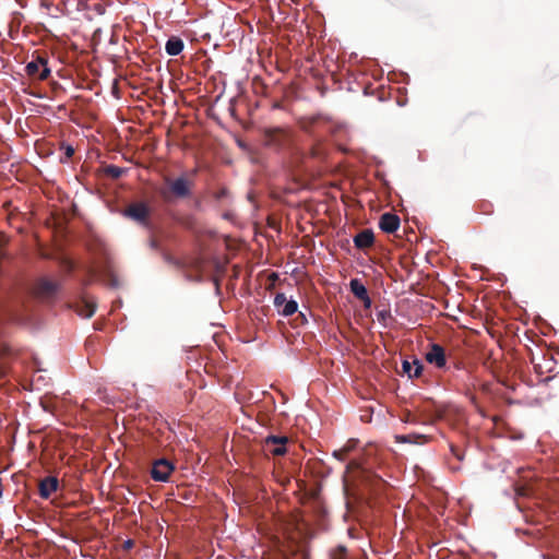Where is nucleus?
I'll return each mask as SVG.
<instances>
[{"instance_id": "f257e3e1", "label": "nucleus", "mask_w": 559, "mask_h": 559, "mask_svg": "<svg viewBox=\"0 0 559 559\" xmlns=\"http://www.w3.org/2000/svg\"><path fill=\"white\" fill-rule=\"evenodd\" d=\"M346 473L357 479L362 486L370 489L373 493L378 495L382 492L385 487V481L371 472L362 462L359 460H350L346 465Z\"/></svg>"}, {"instance_id": "f03ea898", "label": "nucleus", "mask_w": 559, "mask_h": 559, "mask_svg": "<svg viewBox=\"0 0 559 559\" xmlns=\"http://www.w3.org/2000/svg\"><path fill=\"white\" fill-rule=\"evenodd\" d=\"M165 187L159 190L160 197L165 201H171L174 198L187 199L192 194L193 181L185 176L176 179L165 177Z\"/></svg>"}, {"instance_id": "7ed1b4c3", "label": "nucleus", "mask_w": 559, "mask_h": 559, "mask_svg": "<svg viewBox=\"0 0 559 559\" xmlns=\"http://www.w3.org/2000/svg\"><path fill=\"white\" fill-rule=\"evenodd\" d=\"M263 143L275 150L286 148L292 143L290 130L283 127L265 128L263 130Z\"/></svg>"}, {"instance_id": "20e7f679", "label": "nucleus", "mask_w": 559, "mask_h": 559, "mask_svg": "<svg viewBox=\"0 0 559 559\" xmlns=\"http://www.w3.org/2000/svg\"><path fill=\"white\" fill-rule=\"evenodd\" d=\"M60 289V283L48 277H40L34 284V294L43 301H51Z\"/></svg>"}, {"instance_id": "39448f33", "label": "nucleus", "mask_w": 559, "mask_h": 559, "mask_svg": "<svg viewBox=\"0 0 559 559\" xmlns=\"http://www.w3.org/2000/svg\"><path fill=\"white\" fill-rule=\"evenodd\" d=\"M123 214L128 218L139 223L140 225H142L146 228L151 227V222H150L151 209L144 202L131 203L129 206L126 207Z\"/></svg>"}, {"instance_id": "423d86ee", "label": "nucleus", "mask_w": 559, "mask_h": 559, "mask_svg": "<svg viewBox=\"0 0 559 559\" xmlns=\"http://www.w3.org/2000/svg\"><path fill=\"white\" fill-rule=\"evenodd\" d=\"M425 359L438 369H444L447 367L445 349L438 343L428 344Z\"/></svg>"}, {"instance_id": "0eeeda50", "label": "nucleus", "mask_w": 559, "mask_h": 559, "mask_svg": "<svg viewBox=\"0 0 559 559\" xmlns=\"http://www.w3.org/2000/svg\"><path fill=\"white\" fill-rule=\"evenodd\" d=\"M175 471V465L167 459H158L153 462L151 477L155 481L166 483Z\"/></svg>"}, {"instance_id": "6e6552de", "label": "nucleus", "mask_w": 559, "mask_h": 559, "mask_svg": "<svg viewBox=\"0 0 559 559\" xmlns=\"http://www.w3.org/2000/svg\"><path fill=\"white\" fill-rule=\"evenodd\" d=\"M25 72L28 76L45 81L50 75V69L47 67V59L37 57L36 60L28 62L25 67Z\"/></svg>"}, {"instance_id": "1a4fd4ad", "label": "nucleus", "mask_w": 559, "mask_h": 559, "mask_svg": "<svg viewBox=\"0 0 559 559\" xmlns=\"http://www.w3.org/2000/svg\"><path fill=\"white\" fill-rule=\"evenodd\" d=\"M288 438L286 436H267L263 441L264 450L274 455L282 456L287 452L286 444Z\"/></svg>"}, {"instance_id": "9d476101", "label": "nucleus", "mask_w": 559, "mask_h": 559, "mask_svg": "<svg viewBox=\"0 0 559 559\" xmlns=\"http://www.w3.org/2000/svg\"><path fill=\"white\" fill-rule=\"evenodd\" d=\"M328 120L321 116L305 118L300 122L301 129L310 134L312 138L322 136L324 127L328 124Z\"/></svg>"}, {"instance_id": "9b49d317", "label": "nucleus", "mask_w": 559, "mask_h": 559, "mask_svg": "<svg viewBox=\"0 0 559 559\" xmlns=\"http://www.w3.org/2000/svg\"><path fill=\"white\" fill-rule=\"evenodd\" d=\"M443 418V412L437 411L436 415H427L426 419H421L420 415L413 414L409 411H405L402 416L401 420L407 424H423V425H433L436 421L441 420Z\"/></svg>"}, {"instance_id": "f8f14e48", "label": "nucleus", "mask_w": 559, "mask_h": 559, "mask_svg": "<svg viewBox=\"0 0 559 559\" xmlns=\"http://www.w3.org/2000/svg\"><path fill=\"white\" fill-rule=\"evenodd\" d=\"M59 488V480L55 476H47L39 481L38 491L43 499H48Z\"/></svg>"}, {"instance_id": "ddd939ff", "label": "nucleus", "mask_w": 559, "mask_h": 559, "mask_svg": "<svg viewBox=\"0 0 559 559\" xmlns=\"http://www.w3.org/2000/svg\"><path fill=\"white\" fill-rule=\"evenodd\" d=\"M349 288H350V292L353 293V295L357 299L362 301V304L366 308H369L371 306V299L368 295L367 288L358 278L350 280Z\"/></svg>"}, {"instance_id": "4468645a", "label": "nucleus", "mask_w": 559, "mask_h": 559, "mask_svg": "<svg viewBox=\"0 0 559 559\" xmlns=\"http://www.w3.org/2000/svg\"><path fill=\"white\" fill-rule=\"evenodd\" d=\"M400 217L396 214L390 212L382 214L379 221V227L382 231L388 234L396 231L400 227Z\"/></svg>"}, {"instance_id": "2eb2a0df", "label": "nucleus", "mask_w": 559, "mask_h": 559, "mask_svg": "<svg viewBox=\"0 0 559 559\" xmlns=\"http://www.w3.org/2000/svg\"><path fill=\"white\" fill-rule=\"evenodd\" d=\"M373 242L374 236L371 229H364L354 237L355 247L358 249H368Z\"/></svg>"}, {"instance_id": "dca6fc26", "label": "nucleus", "mask_w": 559, "mask_h": 559, "mask_svg": "<svg viewBox=\"0 0 559 559\" xmlns=\"http://www.w3.org/2000/svg\"><path fill=\"white\" fill-rule=\"evenodd\" d=\"M402 369L403 372L408 376V378H419L424 371V365L418 359H414L413 362L403 360Z\"/></svg>"}, {"instance_id": "f3484780", "label": "nucleus", "mask_w": 559, "mask_h": 559, "mask_svg": "<svg viewBox=\"0 0 559 559\" xmlns=\"http://www.w3.org/2000/svg\"><path fill=\"white\" fill-rule=\"evenodd\" d=\"M431 438L427 435L420 433H408V435H397L395 436V440L399 443H414V444H425L429 442Z\"/></svg>"}, {"instance_id": "a211bd4d", "label": "nucleus", "mask_w": 559, "mask_h": 559, "mask_svg": "<svg viewBox=\"0 0 559 559\" xmlns=\"http://www.w3.org/2000/svg\"><path fill=\"white\" fill-rule=\"evenodd\" d=\"M185 44L180 37L171 36L165 45V50L169 56H177L183 50Z\"/></svg>"}, {"instance_id": "6ab92c4d", "label": "nucleus", "mask_w": 559, "mask_h": 559, "mask_svg": "<svg viewBox=\"0 0 559 559\" xmlns=\"http://www.w3.org/2000/svg\"><path fill=\"white\" fill-rule=\"evenodd\" d=\"M95 310L96 305L85 299L81 300L75 308L78 314L83 318H91L95 313Z\"/></svg>"}, {"instance_id": "aec40b11", "label": "nucleus", "mask_w": 559, "mask_h": 559, "mask_svg": "<svg viewBox=\"0 0 559 559\" xmlns=\"http://www.w3.org/2000/svg\"><path fill=\"white\" fill-rule=\"evenodd\" d=\"M314 143L310 148V156L316 159H323L326 156V151L323 145L322 136L313 138Z\"/></svg>"}, {"instance_id": "412c9836", "label": "nucleus", "mask_w": 559, "mask_h": 559, "mask_svg": "<svg viewBox=\"0 0 559 559\" xmlns=\"http://www.w3.org/2000/svg\"><path fill=\"white\" fill-rule=\"evenodd\" d=\"M421 419H426L427 415H436L437 411H442L444 413V409L437 406L432 401L425 402L421 406L417 408Z\"/></svg>"}, {"instance_id": "4be33fe9", "label": "nucleus", "mask_w": 559, "mask_h": 559, "mask_svg": "<svg viewBox=\"0 0 559 559\" xmlns=\"http://www.w3.org/2000/svg\"><path fill=\"white\" fill-rule=\"evenodd\" d=\"M298 304L295 300H287L282 309H280V314L283 317L293 316L297 312Z\"/></svg>"}, {"instance_id": "5701e85b", "label": "nucleus", "mask_w": 559, "mask_h": 559, "mask_svg": "<svg viewBox=\"0 0 559 559\" xmlns=\"http://www.w3.org/2000/svg\"><path fill=\"white\" fill-rule=\"evenodd\" d=\"M177 223L188 230L195 228V219L191 215L179 216L176 218Z\"/></svg>"}, {"instance_id": "b1692460", "label": "nucleus", "mask_w": 559, "mask_h": 559, "mask_svg": "<svg viewBox=\"0 0 559 559\" xmlns=\"http://www.w3.org/2000/svg\"><path fill=\"white\" fill-rule=\"evenodd\" d=\"M104 171L108 177L112 179H118L126 173L123 168L118 167L116 165H107Z\"/></svg>"}, {"instance_id": "393cba45", "label": "nucleus", "mask_w": 559, "mask_h": 559, "mask_svg": "<svg viewBox=\"0 0 559 559\" xmlns=\"http://www.w3.org/2000/svg\"><path fill=\"white\" fill-rule=\"evenodd\" d=\"M330 559H348L347 549L345 546H337L330 554Z\"/></svg>"}, {"instance_id": "a878e982", "label": "nucleus", "mask_w": 559, "mask_h": 559, "mask_svg": "<svg viewBox=\"0 0 559 559\" xmlns=\"http://www.w3.org/2000/svg\"><path fill=\"white\" fill-rule=\"evenodd\" d=\"M287 301V298L284 293H277L274 297V306L280 312V309H282Z\"/></svg>"}, {"instance_id": "bb28decb", "label": "nucleus", "mask_w": 559, "mask_h": 559, "mask_svg": "<svg viewBox=\"0 0 559 559\" xmlns=\"http://www.w3.org/2000/svg\"><path fill=\"white\" fill-rule=\"evenodd\" d=\"M542 382L546 386H549L551 383H554L555 386L559 390V373L546 377L545 379L542 380Z\"/></svg>"}, {"instance_id": "cd10ccee", "label": "nucleus", "mask_w": 559, "mask_h": 559, "mask_svg": "<svg viewBox=\"0 0 559 559\" xmlns=\"http://www.w3.org/2000/svg\"><path fill=\"white\" fill-rule=\"evenodd\" d=\"M358 444V440H355V439H350L348 440L345 445L343 447V452H347L349 453L350 451H353Z\"/></svg>"}, {"instance_id": "c85d7f7f", "label": "nucleus", "mask_w": 559, "mask_h": 559, "mask_svg": "<svg viewBox=\"0 0 559 559\" xmlns=\"http://www.w3.org/2000/svg\"><path fill=\"white\" fill-rule=\"evenodd\" d=\"M347 455H348V453H347V452H343V448H342V449H340V450H335V451L333 452V456H334V457H336V459H338V460H341V461L346 460Z\"/></svg>"}, {"instance_id": "c756f323", "label": "nucleus", "mask_w": 559, "mask_h": 559, "mask_svg": "<svg viewBox=\"0 0 559 559\" xmlns=\"http://www.w3.org/2000/svg\"><path fill=\"white\" fill-rule=\"evenodd\" d=\"M150 247L153 249V250H159V242L157 239L155 238H151L150 239Z\"/></svg>"}, {"instance_id": "7c9ffc66", "label": "nucleus", "mask_w": 559, "mask_h": 559, "mask_svg": "<svg viewBox=\"0 0 559 559\" xmlns=\"http://www.w3.org/2000/svg\"><path fill=\"white\" fill-rule=\"evenodd\" d=\"M73 154H74V148L71 145H68L66 147V156L68 158H71L73 156Z\"/></svg>"}, {"instance_id": "2f4dec72", "label": "nucleus", "mask_w": 559, "mask_h": 559, "mask_svg": "<svg viewBox=\"0 0 559 559\" xmlns=\"http://www.w3.org/2000/svg\"><path fill=\"white\" fill-rule=\"evenodd\" d=\"M532 362L534 364V369L538 374L543 373L542 366L539 364L534 362V357H532Z\"/></svg>"}, {"instance_id": "473e14b6", "label": "nucleus", "mask_w": 559, "mask_h": 559, "mask_svg": "<svg viewBox=\"0 0 559 559\" xmlns=\"http://www.w3.org/2000/svg\"><path fill=\"white\" fill-rule=\"evenodd\" d=\"M451 451L459 460H463V456L455 450L454 447H451Z\"/></svg>"}, {"instance_id": "72a5a7b5", "label": "nucleus", "mask_w": 559, "mask_h": 559, "mask_svg": "<svg viewBox=\"0 0 559 559\" xmlns=\"http://www.w3.org/2000/svg\"><path fill=\"white\" fill-rule=\"evenodd\" d=\"M5 242H7V238L3 235H1L0 236V245L3 246Z\"/></svg>"}, {"instance_id": "f704fd0d", "label": "nucleus", "mask_w": 559, "mask_h": 559, "mask_svg": "<svg viewBox=\"0 0 559 559\" xmlns=\"http://www.w3.org/2000/svg\"><path fill=\"white\" fill-rule=\"evenodd\" d=\"M299 557L300 559H309V555L307 552H301Z\"/></svg>"}, {"instance_id": "c9c22d12", "label": "nucleus", "mask_w": 559, "mask_h": 559, "mask_svg": "<svg viewBox=\"0 0 559 559\" xmlns=\"http://www.w3.org/2000/svg\"><path fill=\"white\" fill-rule=\"evenodd\" d=\"M131 546H132V542H131V540H128V542L126 543V547H131Z\"/></svg>"}]
</instances>
